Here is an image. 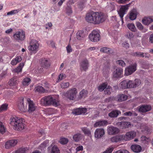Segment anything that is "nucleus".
Masks as SVG:
<instances>
[{
    "instance_id": "nucleus-10",
    "label": "nucleus",
    "mask_w": 153,
    "mask_h": 153,
    "mask_svg": "<svg viewBox=\"0 0 153 153\" xmlns=\"http://www.w3.org/2000/svg\"><path fill=\"white\" fill-rule=\"evenodd\" d=\"M123 69L120 67L114 68L113 73V77L115 78H121L123 76Z\"/></svg>"
},
{
    "instance_id": "nucleus-61",
    "label": "nucleus",
    "mask_w": 153,
    "mask_h": 153,
    "mask_svg": "<svg viewBox=\"0 0 153 153\" xmlns=\"http://www.w3.org/2000/svg\"><path fill=\"white\" fill-rule=\"evenodd\" d=\"M83 150V147L82 146H79L77 147L76 148V152L80 151H82Z\"/></svg>"
},
{
    "instance_id": "nucleus-51",
    "label": "nucleus",
    "mask_w": 153,
    "mask_h": 153,
    "mask_svg": "<svg viewBox=\"0 0 153 153\" xmlns=\"http://www.w3.org/2000/svg\"><path fill=\"white\" fill-rule=\"evenodd\" d=\"M66 12L68 15H70L72 13V8L71 6H67L66 8Z\"/></svg>"
},
{
    "instance_id": "nucleus-7",
    "label": "nucleus",
    "mask_w": 153,
    "mask_h": 153,
    "mask_svg": "<svg viewBox=\"0 0 153 153\" xmlns=\"http://www.w3.org/2000/svg\"><path fill=\"white\" fill-rule=\"evenodd\" d=\"M77 93L76 88H72L69 89L65 93V95L67 97L71 100H73L76 97V95Z\"/></svg>"
},
{
    "instance_id": "nucleus-29",
    "label": "nucleus",
    "mask_w": 153,
    "mask_h": 153,
    "mask_svg": "<svg viewBox=\"0 0 153 153\" xmlns=\"http://www.w3.org/2000/svg\"><path fill=\"white\" fill-rule=\"evenodd\" d=\"M88 91L84 89L82 90L79 93V98L80 99H84L87 96Z\"/></svg>"
},
{
    "instance_id": "nucleus-19",
    "label": "nucleus",
    "mask_w": 153,
    "mask_h": 153,
    "mask_svg": "<svg viewBox=\"0 0 153 153\" xmlns=\"http://www.w3.org/2000/svg\"><path fill=\"white\" fill-rule=\"evenodd\" d=\"M151 109L150 106L146 105H142L139 107L138 108L139 111L141 112H146L150 111Z\"/></svg>"
},
{
    "instance_id": "nucleus-37",
    "label": "nucleus",
    "mask_w": 153,
    "mask_h": 153,
    "mask_svg": "<svg viewBox=\"0 0 153 153\" xmlns=\"http://www.w3.org/2000/svg\"><path fill=\"white\" fill-rule=\"evenodd\" d=\"M24 65V63H20L19 65L14 70V72L18 73L21 72L22 71V68Z\"/></svg>"
},
{
    "instance_id": "nucleus-41",
    "label": "nucleus",
    "mask_w": 153,
    "mask_h": 153,
    "mask_svg": "<svg viewBox=\"0 0 153 153\" xmlns=\"http://www.w3.org/2000/svg\"><path fill=\"white\" fill-rule=\"evenodd\" d=\"M127 26L128 28L132 31L135 32L136 31V29L134 24H128L127 25Z\"/></svg>"
},
{
    "instance_id": "nucleus-40",
    "label": "nucleus",
    "mask_w": 153,
    "mask_h": 153,
    "mask_svg": "<svg viewBox=\"0 0 153 153\" xmlns=\"http://www.w3.org/2000/svg\"><path fill=\"white\" fill-rule=\"evenodd\" d=\"M107 84L103 83L98 87V89L100 91H102L107 87Z\"/></svg>"
},
{
    "instance_id": "nucleus-27",
    "label": "nucleus",
    "mask_w": 153,
    "mask_h": 153,
    "mask_svg": "<svg viewBox=\"0 0 153 153\" xmlns=\"http://www.w3.org/2000/svg\"><path fill=\"white\" fill-rule=\"evenodd\" d=\"M128 98V96L123 94L118 95L116 98L117 101L119 102L126 100Z\"/></svg>"
},
{
    "instance_id": "nucleus-21",
    "label": "nucleus",
    "mask_w": 153,
    "mask_h": 153,
    "mask_svg": "<svg viewBox=\"0 0 153 153\" xmlns=\"http://www.w3.org/2000/svg\"><path fill=\"white\" fill-rule=\"evenodd\" d=\"M48 152L50 153H60V151L58 147L54 145H51L48 148Z\"/></svg>"
},
{
    "instance_id": "nucleus-54",
    "label": "nucleus",
    "mask_w": 153,
    "mask_h": 153,
    "mask_svg": "<svg viewBox=\"0 0 153 153\" xmlns=\"http://www.w3.org/2000/svg\"><path fill=\"white\" fill-rule=\"evenodd\" d=\"M68 141V139L66 138H63L60 139V143L62 144H66Z\"/></svg>"
},
{
    "instance_id": "nucleus-6",
    "label": "nucleus",
    "mask_w": 153,
    "mask_h": 153,
    "mask_svg": "<svg viewBox=\"0 0 153 153\" xmlns=\"http://www.w3.org/2000/svg\"><path fill=\"white\" fill-rule=\"evenodd\" d=\"M137 63L134 62L126 67L125 70L124 75L127 76L131 74L137 70Z\"/></svg>"
},
{
    "instance_id": "nucleus-43",
    "label": "nucleus",
    "mask_w": 153,
    "mask_h": 153,
    "mask_svg": "<svg viewBox=\"0 0 153 153\" xmlns=\"http://www.w3.org/2000/svg\"><path fill=\"white\" fill-rule=\"evenodd\" d=\"M112 90L111 87L110 86H107V87L105 89L104 91V94L108 95H110L111 93V91Z\"/></svg>"
},
{
    "instance_id": "nucleus-1",
    "label": "nucleus",
    "mask_w": 153,
    "mask_h": 153,
    "mask_svg": "<svg viewBox=\"0 0 153 153\" xmlns=\"http://www.w3.org/2000/svg\"><path fill=\"white\" fill-rule=\"evenodd\" d=\"M106 16L101 12H91L87 13L85 19L86 21L94 25H98L103 22L106 19Z\"/></svg>"
},
{
    "instance_id": "nucleus-2",
    "label": "nucleus",
    "mask_w": 153,
    "mask_h": 153,
    "mask_svg": "<svg viewBox=\"0 0 153 153\" xmlns=\"http://www.w3.org/2000/svg\"><path fill=\"white\" fill-rule=\"evenodd\" d=\"M10 120V124L15 130L21 131L25 127L24 120L22 118L17 117H12Z\"/></svg>"
},
{
    "instance_id": "nucleus-28",
    "label": "nucleus",
    "mask_w": 153,
    "mask_h": 153,
    "mask_svg": "<svg viewBox=\"0 0 153 153\" xmlns=\"http://www.w3.org/2000/svg\"><path fill=\"white\" fill-rule=\"evenodd\" d=\"M120 114L121 112L119 111L114 110L108 114V116L111 118H115Z\"/></svg>"
},
{
    "instance_id": "nucleus-35",
    "label": "nucleus",
    "mask_w": 153,
    "mask_h": 153,
    "mask_svg": "<svg viewBox=\"0 0 153 153\" xmlns=\"http://www.w3.org/2000/svg\"><path fill=\"white\" fill-rule=\"evenodd\" d=\"M34 91L36 92L41 93H45L46 92L45 89L40 85H38L34 89Z\"/></svg>"
},
{
    "instance_id": "nucleus-22",
    "label": "nucleus",
    "mask_w": 153,
    "mask_h": 153,
    "mask_svg": "<svg viewBox=\"0 0 153 153\" xmlns=\"http://www.w3.org/2000/svg\"><path fill=\"white\" fill-rule=\"evenodd\" d=\"M153 22V19L151 17H145L142 20V22L145 25H148Z\"/></svg>"
},
{
    "instance_id": "nucleus-39",
    "label": "nucleus",
    "mask_w": 153,
    "mask_h": 153,
    "mask_svg": "<svg viewBox=\"0 0 153 153\" xmlns=\"http://www.w3.org/2000/svg\"><path fill=\"white\" fill-rule=\"evenodd\" d=\"M70 83L69 82H63L61 83L60 87L62 88H66L69 87Z\"/></svg>"
},
{
    "instance_id": "nucleus-24",
    "label": "nucleus",
    "mask_w": 153,
    "mask_h": 153,
    "mask_svg": "<svg viewBox=\"0 0 153 153\" xmlns=\"http://www.w3.org/2000/svg\"><path fill=\"white\" fill-rule=\"evenodd\" d=\"M108 132L109 134L112 135L118 133L119 132V130L116 127L111 126L108 128Z\"/></svg>"
},
{
    "instance_id": "nucleus-44",
    "label": "nucleus",
    "mask_w": 153,
    "mask_h": 153,
    "mask_svg": "<svg viewBox=\"0 0 153 153\" xmlns=\"http://www.w3.org/2000/svg\"><path fill=\"white\" fill-rule=\"evenodd\" d=\"M8 106V105L6 103L2 104L0 107V112L6 111L7 109Z\"/></svg>"
},
{
    "instance_id": "nucleus-60",
    "label": "nucleus",
    "mask_w": 153,
    "mask_h": 153,
    "mask_svg": "<svg viewBox=\"0 0 153 153\" xmlns=\"http://www.w3.org/2000/svg\"><path fill=\"white\" fill-rule=\"evenodd\" d=\"M14 59L16 62H17L18 63L20 62L22 60V58L20 56H17Z\"/></svg>"
},
{
    "instance_id": "nucleus-32",
    "label": "nucleus",
    "mask_w": 153,
    "mask_h": 153,
    "mask_svg": "<svg viewBox=\"0 0 153 153\" xmlns=\"http://www.w3.org/2000/svg\"><path fill=\"white\" fill-rule=\"evenodd\" d=\"M107 122L105 120H101L96 122L94 125V127H100L106 125Z\"/></svg>"
},
{
    "instance_id": "nucleus-52",
    "label": "nucleus",
    "mask_w": 153,
    "mask_h": 153,
    "mask_svg": "<svg viewBox=\"0 0 153 153\" xmlns=\"http://www.w3.org/2000/svg\"><path fill=\"white\" fill-rule=\"evenodd\" d=\"M42 63L44 67H48L50 65L48 60L45 59L42 60Z\"/></svg>"
},
{
    "instance_id": "nucleus-48",
    "label": "nucleus",
    "mask_w": 153,
    "mask_h": 153,
    "mask_svg": "<svg viewBox=\"0 0 153 153\" xmlns=\"http://www.w3.org/2000/svg\"><path fill=\"white\" fill-rule=\"evenodd\" d=\"M141 140L143 143H146L151 140V139L145 136H142L141 137Z\"/></svg>"
},
{
    "instance_id": "nucleus-31",
    "label": "nucleus",
    "mask_w": 153,
    "mask_h": 153,
    "mask_svg": "<svg viewBox=\"0 0 153 153\" xmlns=\"http://www.w3.org/2000/svg\"><path fill=\"white\" fill-rule=\"evenodd\" d=\"M100 51L107 53H113V51L110 48L107 47H103L101 48L100 49Z\"/></svg>"
},
{
    "instance_id": "nucleus-58",
    "label": "nucleus",
    "mask_w": 153,
    "mask_h": 153,
    "mask_svg": "<svg viewBox=\"0 0 153 153\" xmlns=\"http://www.w3.org/2000/svg\"><path fill=\"white\" fill-rule=\"evenodd\" d=\"M67 51L68 53H69L72 51V49L71 46L68 45L66 47Z\"/></svg>"
},
{
    "instance_id": "nucleus-46",
    "label": "nucleus",
    "mask_w": 153,
    "mask_h": 153,
    "mask_svg": "<svg viewBox=\"0 0 153 153\" xmlns=\"http://www.w3.org/2000/svg\"><path fill=\"white\" fill-rule=\"evenodd\" d=\"M133 55L135 56L140 57H144V53L143 52H137L133 53Z\"/></svg>"
},
{
    "instance_id": "nucleus-45",
    "label": "nucleus",
    "mask_w": 153,
    "mask_h": 153,
    "mask_svg": "<svg viewBox=\"0 0 153 153\" xmlns=\"http://www.w3.org/2000/svg\"><path fill=\"white\" fill-rule=\"evenodd\" d=\"M30 81V79L29 78H26L23 80L22 84L24 85H28Z\"/></svg>"
},
{
    "instance_id": "nucleus-26",
    "label": "nucleus",
    "mask_w": 153,
    "mask_h": 153,
    "mask_svg": "<svg viewBox=\"0 0 153 153\" xmlns=\"http://www.w3.org/2000/svg\"><path fill=\"white\" fill-rule=\"evenodd\" d=\"M131 150L135 153H139L142 150L141 147L138 145H132L131 147Z\"/></svg>"
},
{
    "instance_id": "nucleus-8",
    "label": "nucleus",
    "mask_w": 153,
    "mask_h": 153,
    "mask_svg": "<svg viewBox=\"0 0 153 153\" xmlns=\"http://www.w3.org/2000/svg\"><path fill=\"white\" fill-rule=\"evenodd\" d=\"M90 40L93 42L99 41L100 39V35L98 30H93L89 35Z\"/></svg>"
},
{
    "instance_id": "nucleus-62",
    "label": "nucleus",
    "mask_w": 153,
    "mask_h": 153,
    "mask_svg": "<svg viewBox=\"0 0 153 153\" xmlns=\"http://www.w3.org/2000/svg\"><path fill=\"white\" fill-rule=\"evenodd\" d=\"M130 0H118V2L119 4H123L126 3L127 1H129Z\"/></svg>"
},
{
    "instance_id": "nucleus-56",
    "label": "nucleus",
    "mask_w": 153,
    "mask_h": 153,
    "mask_svg": "<svg viewBox=\"0 0 153 153\" xmlns=\"http://www.w3.org/2000/svg\"><path fill=\"white\" fill-rule=\"evenodd\" d=\"M114 150V148L113 147H110L108 148L105 151L103 152L102 153H111Z\"/></svg>"
},
{
    "instance_id": "nucleus-12",
    "label": "nucleus",
    "mask_w": 153,
    "mask_h": 153,
    "mask_svg": "<svg viewBox=\"0 0 153 153\" xmlns=\"http://www.w3.org/2000/svg\"><path fill=\"white\" fill-rule=\"evenodd\" d=\"M130 4L131 3H130L126 5L121 6L119 11H118V14L120 17H123L124 15L127 11Z\"/></svg>"
},
{
    "instance_id": "nucleus-13",
    "label": "nucleus",
    "mask_w": 153,
    "mask_h": 153,
    "mask_svg": "<svg viewBox=\"0 0 153 153\" xmlns=\"http://www.w3.org/2000/svg\"><path fill=\"white\" fill-rule=\"evenodd\" d=\"M135 132L132 131L127 132L124 136H123V139L125 141H129L133 139L136 137Z\"/></svg>"
},
{
    "instance_id": "nucleus-18",
    "label": "nucleus",
    "mask_w": 153,
    "mask_h": 153,
    "mask_svg": "<svg viewBox=\"0 0 153 153\" xmlns=\"http://www.w3.org/2000/svg\"><path fill=\"white\" fill-rule=\"evenodd\" d=\"M87 111V109L85 108H79L74 110L73 111V114L76 115L84 114Z\"/></svg>"
},
{
    "instance_id": "nucleus-55",
    "label": "nucleus",
    "mask_w": 153,
    "mask_h": 153,
    "mask_svg": "<svg viewBox=\"0 0 153 153\" xmlns=\"http://www.w3.org/2000/svg\"><path fill=\"white\" fill-rule=\"evenodd\" d=\"M82 130L85 134H87L88 135L90 134V131L86 128H82Z\"/></svg>"
},
{
    "instance_id": "nucleus-23",
    "label": "nucleus",
    "mask_w": 153,
    "mask_h": 153,
    "mask_svg": "<svg viewBox=\"0 0 153 153\" xmlns=\"http://www.w3.org/2000/svg\"><path fill=\"white\" fill-rule=\"evenodd\" d=\"M88 60L85 59L82 60L80 64V68L85 71L88 69L89 66Z\"/></svg>"
},
{
    "instance_id": "nucleus-49",
    "label": "nucleus",
    "mask_w": 153,
    "mask_h": 153,
    "mask_svg": "<svg viewBox=\"0 0 153 153\" xmlns=\"http://www.w3.org/2000/svg\"><path fill=\"white\" fill-rule=\"evenodd\" d=\"M116 63L117 64L119 65L120 66L124 67L126 66V63L122 60H118L116 61Z\"/></svg>"
},
{
    "instance_id": "nucleus-20",
    "label": "nucleus",
    "mask_w": 153,
    "mask_h": 153,
    "mask_svg": "<svg viewBox=\"0 0 153 153\" xmlns=\"http://www.w3.org/2000/svg\"><path fill=\"white\" fill-rule=\"evenodd\" d=\"M138 12L137 10L135 9H133L129 12V18L131 20H135L138 14Z\"/></svg>"
},
{
    "instance_id": "nucleus-34",
    "label": "nucleus",
    "mask_w": 153,
    "mask_h": 153,
    "mask_svg": "<svg viewBox=\"0 0 153 153\" xmlns=\"http://www.w3.org/2000/svg\"><path fill=\"white\" fill-rule=\"evenodd\" d=\"M85 35L83 31H79L76 33V38L79 40H82L85 37Z\"/></svg>"
},
{
    "instance_id": "nucleus-9",
    "label": "nucleus",
    "mask_w": 153,
    "mask_h": 153,
    "mask_svg": "<svg viewBox=\"0 0 153 153\" xmlns=\"http://www.w3.org/2000/svg\"><path fill=\"white\" fill-rule=\"evenodd\" d=\"M13 37L16 40L22 41L25 39V32L22 30L16 32L14 34Z\"/></svg>"
},
{
    "instance_id": "nucleus-59",
    "label": "nucleus",
    "mask_w": 153,
    "mask_h": 153,
    "mask_svg": "<svg viewBox=\"0 0 153 153\" xmlns=\"http://www.w3.org/2000/svg\"><path fill=\"white\" fill-rule=\"evenodd\" d=\"M122 46L124 47L127 48L129 47V45L126 42H125L123 43Z\"/></svg>"
},
{
    "instance_id": "nucleus-4",
    "label": "nucleus",
    "mask_w": 153,
    "mask_h": 153,
    "mask_svg": "<svg viewBox=\"0 0 153 153\" xmlns=\"http://www.w3.org/2000/svg\"><path fill=\"white\" fill-rule=\"evenodd\" d=\"M41 102L45 105H52L57 107L60 105L59 101L56 99L53 98L52 96L49 95L43 97L41 100Z\"/></svg>"
},
{
    "instance_id": "nucleus-25",
    "label": "nucleus",
    "mask_w": 153,
    "mask_h": 153,
    "mask_svg": "<svg viewBox=\"0 0 153 153\" xmlns=\"http://www.w3.org/2000/svg\"><path fill=\"white\" fill-rule=\"evenodd\" d=\"M116 125L119 127H122V128H124L128 127L129 126H131V125L130 122L122 121L117 123H116Z\"/></svg>"
},
{
    "instance_id": "nucleus-11",
    "label": "nucleus",
    "mask_w": 153,
    "mask_h": 153,
    "mask_svg": "<svg viewBox=\"0 0 153 153\" xmlns=\"http://www.w3.org/2000/svg\"><path fill=\"white\" fill-rule=\"evenodd\" d=\"M17 107L21 112H25L27 111L26 103L24 102L23 99H22L18 102Z\"/></svg>"
},
{
    "instance_id": "nucleus-63",
    "label": "nucleus",
    "mask_w": 153,
    "mask_h": 153,
    "mask_svg": "<svg viewBox=\"0 0 153 153\" xmlns=\"http://www.w3.org/2000/svg\"><path fill=\"white\" fill-rule=\"evenodd\" d=\"M74 3V1L72 0H70L67 3V6H71V5L72 4Z\"/></svg>"
},
{
    "instance_id": "nucleus-64",
    "label": "nucleus",
    "mask_w": 153,
    "mask_h": 153,
    "mask_svg": "<svg viewBox=\"0 0 153 153\" xmlns=\"http://www.w3.org/2000/svg\"><path fill=\"white\" fill-rule=\"evenodd\" d=\"M149 40L150 42L153 43V34L150 35L149 38Z\"/></svg>"
},
{
    "instance_id": "nucleus-14",
    "label": "nucleus",
    "mask_w": 153,
    "mask_h": 153,
    "mask_svg": "<svg viewBox=\"0 0 153 153\" xmlns=\"http://www.w3.org/2000/svg\"><path fill=\"white\" fill-rule=\"evenodd\" d=\"M27 101L28 105V111L29 113H32L35 110L37 107L34 104L33 101H31L30 99L28 98Z\"/></svg>"
},
{
    "instance_id": "nucleus-33",
    "label": "nucleus",
    "mask_w": 153,
    "mask_h": 153,
    "mask_svg": "<svg viewBox=\"0 0 153 153\" xmlns=\"http://www.w3.org/2000/svg\"><path fill=\"white\" fill-rule=\"evenodd\" d=\"M82 135L81 134L78 133L74 134L73 138L74 141L78 142L82 139Z\"/></svg>"
},
{
    "instance_id": "nucleus-5",
    "label": "nucleus",
    "mask_w": 153,
    "mask_h": 153,
    "mask_svg": "<svg viewBox=\"0 0 153 153\" xmlns=\"http://www.w3.org/2000/svg\"><path fill=\"white\" fill-rule=\"evenodd\" d=\"M39 44L38 41L32 39L30 43L28 48L31 53L35 54L38 51Z\"/></svg>"
},
{
    "instance_id": "nucleus-3",
    "label": "nucleus",
    "mask_w": 153,
    "mask_h": 153,
    "mask_svg": "<svg viewBox=\"0 0 153 153\" xmlns=\"http://www.w3.org/2000/svg\"><path fill=\"white\" fill-rule=\"evenodd\" d=\"M141 83V81L139 79H135L134 81L128 79L123 80L120 84V87L123 89L136 88Z\"/></svg>"
},
{
    "instance_id": "nucleus-47",
    "label": "nucleus",
    "mask_w": 153,
    "mask_h": 153,
    "mask_svg": "<svg viewBox=\"0 0 153 153\" xmlns=\"http://www.w3.org/2000/svg\"><path fill=\"white\" fill-rule=\"evenodd\" d=\"M28 150L26 148H21L15 152V153H25Z\"/></svg>"
},
{
    "instance_id": "nucleus-57",
    "label": "nucleus",
    "mask_w": 153,
    "mask_h": 153,
    "mask_svg": "<svg viewBox=\"0 0 153 153\" xmlns=\"http://www.w3.org/2000/svg\"><path fill=\"white\" fill-rule=\"evenodd\" d=\"M133 113L131 111H127L124 113L123 115L126 116H131L133 115Z\"/></svg>"
},
{
    "instance_id": "nucleus-30",
    "label": "nucleus",
    "mask_w": 153,
    "mask_h": 153,
    "mask_svg": "<svg viewBox=\"0 0 153 153\" xmlns=\"http://www.w3.org/2000/svg\"><path fill=\"white\" fill-rule=\"evenodd\" d=\"M123 139V135H117L111 138V141L112 142H117Z\"/></svg>"
},
{
    "instance_id": "nucleus-42",
    "label": "nucleus",
    "mask_w": 153,
    "mask_h": 153,
    "mask_svg": "<svg viewBox=\"0 0 153 153\" xmlns=\"http://www.w3.org/2000/svg\"><path fill=\"white\" fill-rule=\"evenodd\" d=\"M21 9H18L14 10L7 13V15H13L19 12Z\"/></svg>"
},
{
    "instance_id": "nucleus-36",
    "label": "nucleus",
    "mask_w": 153,
    "mask_h": 153,
    "mask_svg": "<svg viewBox=\"0 0 153 153\" xmlns=\"http://www.w3.org/2000/svg\"><path fill=\"white\" fill-rule=\"evenodd\" d=\"M136 26L139 30H141L143 32H146L147 30V29L143 28V25L140 22H136Z\"/></svg>"
},
{
    "instance_id": "nucleus-15",
    "label": "nucleus",
    "mask_w": 153,
    "mask_h": 153,
    "mask_svg": "<svg viewBox=\"0 0 153 153\" xmlns=\"http://www.w3.org/2000/svg\"><path fill=\"white\" fill-rule=\"evenodd\" d=\"M19 82V78L14 76L10 79L8 82V84L10 87L16 86Z\"/></svg>"
},
{
    "instance_id": "nucleus-53",
    "label": "nucleus",
    "mask_w": 153,
    "mask_h": 153,
    "mask_svg": "<svg viewBox=\"0 0 153 153\" xmlns=\"http://www.w3.org/2000/svg\"><path fill=\"white\" fill-rule=\"evenodd\" d=\"M5 131V128L3 125L2 123L0 122V132L3 133Z\"/></svg>"
},
{
    "instance_id": "nucleus-50",
    "label": "nucleus",
    "mask_w": 153,
    "mask_h": 153,
    "mask_svg": "<svg viewBox=\"0 0 153 153\" xmlns=\"http://www.w3.org/2000/svg\"><path fill=\"white\" fill-rule=\"evenodd\" d=\"M48 143L49 141L48 140L45 141L40 145L39 146L40 149L42 150L43 148H45L47 146V144Z\"/></svg>"
},
{
    "instance_id": "nucleus-16",
    "label": "nucleus",
    "mask_w": 153,
    "mask_h": 153,
    "mask_svg": "<svg viewBox=\"0 0 153 153\" xmlns=\"http://www.w3.org/2000/svg\"><path fill=\"white\" fill-rule=\"evenodd\" d=\"M105 134V131L103 128L97 129L94 133L95 137L99 138H101Z\"/></svg>"
},
{
    "instance_id": "nucleus-38",
    "label": "nucleus",
    "mask_w": 153,
    "mask_h": 153,
    "mask_svg": "<svg viewBox=\"0 0 153 153\" xmlns=\"http://www.w3.org/2000/svg\"><path fill=\"white\" fill-rule=\"evenodd\" d=\"M140 64L142 67L145 69H147L149 68V64L147 61L141 60Z\"/></svg>"
},
{
    "instance_id": "nucleus-17",
    "label": "nucleus",
    "mask_w": 153,
    "mask_h": 153,
    "mask_svg": "<svg viewBox=\"0 0 153 153\" xmlns=\"http://www.w3.org/2000/svg\"><path fill=\"white\" fill-rule=\"evenodd\" d=\"M16 140H13L7 141L5 144L4 146L6 149H8L15 146L17 143Z\"/></svg>"
}]
</instances>
